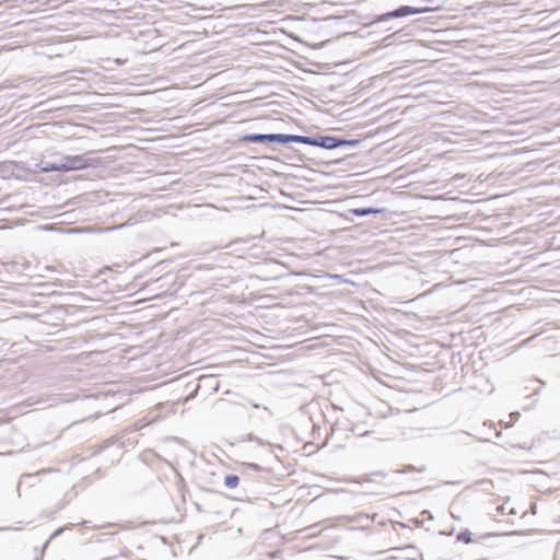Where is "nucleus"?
I'll return each mask as SVG.
<instances>
[{"label": "nucleus", "instance_id": "24", "mask_svg": "<svg viewBox=\"0 0 560 560\" xmlns=\"http://www.w3.org/2000/svg\"><path fill=\"white\" fill-rule=\"evenodd\" d=\"M390 37H394V34H390L389 36H387L385 39H388Z\"/></svg>", "mask_w": 560, "mask_h": 560}, {"label": "nucleus", "instance_id": "13", "mask_svg": "<svg viewBox=\"0 0 560 560\" xmlns=\"http://www.w3.org/2000/svg\"><path fill=\"white\" fill-rule=\"evenodd\" d=\"M471 533L470 530L468 529H465L463 532H460L458 535H457V540L459 541H463L465 544H469L472 541V538H471Z\"/></svg>", "mask_w": 560, "mask_h": 560}, {"label": "nucleus", "instance_id": "1", "mask_svg": "<svg viewBox=\"0 0 560 560\" xmlns=\"http://www.w3.org/2000/svg\"><path fill=\"white\" fill-rule=\"evenodd\" d=\"M51 161V165L60 166L56 172H70V171H79L88 167H94L97 165L96 159H91L85 155H63L56 154L54 155V160Z\"/></svg>", "mask_w": 560, "mask_h": 560}, {"label": "nucleus", "instance_id": "3", "mask_svg": "<svg viewBox=\"0 0 560 560\" xmlns=\"http://www.w3.org/2000/svg\"><path fill=\"white\" fill-rule=\"evenodd\" d=\"M248 469L254 471H262L264 468L255 463H246L244 464V470L242 471L241 475L242 492L244 494H256L258 483L252 478L250 474L247 471Z\"/></svg>", "mask_w": 560, "mask_h": 560}, {"label": "nucleus", "instance_id": "15", "mask_svg": "<svg viewBox=\"0 0 560 560\" xmlns=\"http://www.w3.org/2000/svg\"><path fill=\"white\" fill-rule=\"evenodd\" d=\"M244 441H255L259 444V446H266V442L264 440H261L260 438L258 436H255L254 434H247L246 438L244 439Z\"/></svg>", "mask_w": 560, "mask_h": 560}, {"label": "nucleus", "instance_id": "19", "mask_svg": "<svg viewBox=\"0 0 560 560\" xmlns=\"http://www.w3.org/2000/svg\"><path fill=\"white\" fill-rule=\"evenodd\" d=\"M510 418H511L512 421H516L520 418V413L518 412H512V413H510Z\"/></svg>", "mask_w": 560, "mask_h": 560}, {"label": "nucleus", "instance_id": "23", "mask_svg": "<svg viewBox=\"0 0 560 560\" xmlns=\"http://www.w3.org/2000/svg\"><path fill=\"white\" fill-rule=\"evenodd\" d=\"M479 483H480V485H483V483H490V481H488V480H481V481H479Z\"/></svg>", "mask_w": 560, "mask_h": 560}, {"label": "nucleus", "instance_id": "17", "mask_svg": "<svg viewBox=\"0 0 560 560\" xmlns=\"http://www.w3.org/2000/svg\"><path fill=\"white\" fill-rule=\"evenodd\" d=\"M372 477H373L372 472L366 474V475L360 477L359 479H357L355 482H359V483L360 482H370V481H372Z\"/></svg>", "mask_w": 560, "mask_h": 560}, {"label": "nucleus", "instance_id": "6", "mask_svg": "<svg viewBox=\"0 0 560 560\" xmlns=\"http://www.w3.org/2000/svg\"><path fill=\"white\" fill-rule=\"evenodd\" d=\"M241 139L249 143H266L271 142L272 133H246Z\"/></svg>", "mask_w": 560, "mask_h": 560}, {"label": "nucleus", "instance_id": "8", "mask_svg": "<svg viewBox=\"0 0 560 560\" xmlns=\"http://www.w3.org/2000/svg\"><path fill=\"white\" fill-rule=\"evenodd\" d=\"M357 217H366L370 214L380 213L382 210L373 207L354 208L350 210Z\"/></svg>", "mask_w": 560, "mask_h": 560}, {"label": "nucleus", "instance_id": "21", "mask_svg": "<svg viewBox=\"0 0 560 560\" xmlns=\"http://www.w3.org/2000/svg\"><path fill=\"white\" fill-rule=\"evenodd\" d=\"M60 533H61V528H59V529H57L56 532H54V533L51 534V536H50V538H49V539L55 538V537H56V536H58Z\"/></svg>", "mask_w": 560, "mask_h": 560}, {"label": "nucleus", "instance_id": "7", "mask_svg": "<svg viewBox=\"0 0 560 560\" xmlns=\"http://www.w3.org/2000/svg\"><path fill=\"white\" fill-rule=\"evenodd\" d=\"M223 483L228 489H235L238 486L242 489L241 476L237 475H226Z\"/></svg>", "mask_w": 560, "mask_h": 560}, {"label": "nucleus", "instance_id": "18", "mask_svg": "<svg viewBox=\"0 0 560 560\" xmlns=\"http://www.w3.org/2000/svg\"><path fill=\"white\" fill-rule=\"evenodd\" d=\"M373 476L386 477L387 474L383 470H376L372 472Z\"/></svg>", "mask_w": 560, "mask_h": 560}, {"label": "nucleus", "instance_id": "10", "mask_svg": "<svg viewBox=\"0 0 560 560\" xmlns=\"http://www.w3.org/2000/svg\"><path fill=\"white\" fill-rule=\"evenodd\" d=\"M36 166L44 173L56 172L59 166L51 165L50 160H40Z\"/></svg>", "mask_w": 560, "mask_h": 560}, {"label": "nucleus", "instance_id": "22", "mask_svg": "<svg viewBox=\"0 0 560 560\" xmlns=\"http://www.w3.org/2000/svg\"><path fill=\"white\" fill-rule=\"evenodd\" d=\"M533 338H534V336H533V337H530V338H528V339H526V340H524V341H523V343H524V345L528 343Z\"/></svg>", "mask_w": 560, "mask_h": 560}, {"label": "nucleus", "instance_id": "12", "mask_svg": "<svg viewBox=\"0 0 560 560\" xmlns=\"http://www.w3.org/2000/svg\"><path fill=\"white\" fill-rule=\"evenodd\" d=\"M292 142L313 145V136L292 135Z\"/></svg>", "mask_w": 560, "mask_h": 560}, {"label": "nucleus", "instance_id": "2", "mask_svg": "<svg viewBox=\"0 0 560 560\" xmlns=\"http://www.w3.org/2000/svg\"><path fill=\"white\" fill-rule=\"evenodd\" d=\"M422 2L427 3V5H422V7L400 5L399 8L395 9L393 11L376 15L375 19L369 23V25L374 26L380 23L388 22L393 19H399V18H405L408 15L427 13V12H431L434 10V8L432 7V4L434 3V0H422Z\"/></svg>", "mask_w": 560, "mask_h": 560}, {"label": "nucleus", "instance_id": "9", "mask_svg": "<svg viewBox=\"0 0 560 560\" xmlns=\"http://www.w3.org/2000/svg\"><path fill=\"white\" fill-rule=\"evenodd\" d=\"M271 142H276L279 144H288L292 142V135L285 133H272Z\"/></svg>", "mask_w": 560, "mask_h": 560}, {"label": "nucleus", "instance_id": "11", "mask_svg": "<svg viewBox=\"0 0 560 560\" xmlns=\"http://www.w3.org/2000/svg\"><path fill=\"white\" fill-rule=\"evenodd\" d=\"M361 527H368L372 523V518L364 513H359L352 517Z\"/></svg>", "mask_w": 560, "mask_h": 560}, {"label": "nucleus", "instance_id": "16", "mask_svg": "<svg viewBox=\"0 0 560 560\" xmlns=\"http://www.w3.org/2000/svg\"><path fill=\"white\" fill-rule=\"evenodd\" d=\"M114 438L107 439L102 445L98 446L97 451L94 452V454L103 451L104 448L108 447L112 443H114Z\"/></svg>", "mask_w": 560, "mask_h": 560}, {"label": "nucleus", "instance_id": "14", "mask_svg": "<svg viewBox=\"0 0 560 560\" xmlns=\"http://www.w3.org/2000/svg\"><path fill=\"white\" fill-rule=\"evenodd\" d=\"M340 141H341V143H339V148L340 147H357L361 142L360 139H345L341 137H340Z\"/></svg>", "mask_w": 560, "mask_h": 560}, {"label": "nucleus", "instance_id": "4", "mask_svg": "<svg viewBox=\"0 0 560 560\" xmlns=\"http://www.w3.org/2000/svg\"><path fill=\"white\" fill-rule=\"evenodd\" d=\"M340 137L337 136H313V145L312 147H318L326 150H334L339 148Z\"/></svg>", "mask_w": 560, "mask_h": 560}, {"label": "nucleus", "instance_id": "5", "mask_svg": "<svg viewBox=\"0 0 560 560\" xmlns=\"http://www.w3.org/2000/svg\"><path fill=\"white\" fill-rule=\"evenodd\" d=\"M247 402L254 409L252 412L248 413V418L250 420H258L260 422H266V419L270 416V411L268 410V408L265 406L255 404L249 399L247 400Z\"/></svg>", "mask_w": 560, "mask_h": 560}, {"label": "nucleus", "instance_id": "20", "mask_svg": "<svg viewBox=\"0 0 560 560\" xmlns=\"http://www.w3.org/2000/svg\"><path fill=\"white\" fill-rule=\"evenodd\" d=\"M413 469H415L413 466L409 465V466H406L405 469L399 470L398 472H407V471H411Z\"/></svg>", "mask_w": 560, "mask_h": 560}]
</instances>
